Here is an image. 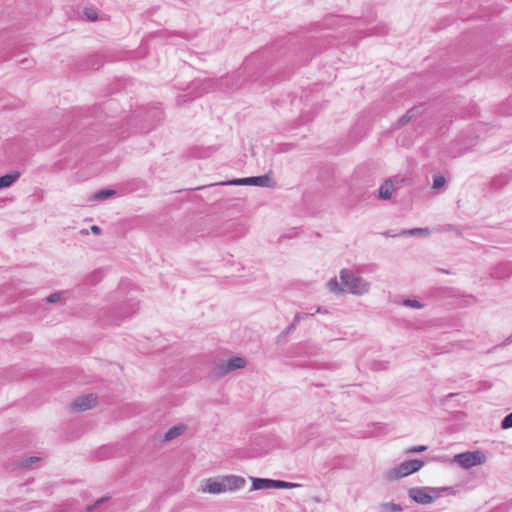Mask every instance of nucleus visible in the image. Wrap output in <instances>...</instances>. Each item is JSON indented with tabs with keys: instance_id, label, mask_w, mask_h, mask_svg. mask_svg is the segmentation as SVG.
I'll return each mask as SVG.
<instances>
[{
	"instance_id": "obj_17",
	"label": "nucleus",
	"mask_w": 512,
	"mask_h": 512,
	"mask_svg": "<svg viewBox=\"0 0 512 512\" xmlns=\"http://www.w3.org/2000/svg\"><path fill=\"white\" fill-rule=\"evenodd\" d=\"M272 179L266 175L248 177V185L259 187H270Z\"/></svg>"
},
{
	"instance_id": "obj_29",
	"label": "nucleus",
	"mask_w": 512,
	"mask_h": 512,
	"mask_svg": "<svg viewBox=\"0 0 512 512\" xmlns=\"http://www.w3.org/2000/svg\"><path fill=\"white\" fill-rule=\"evenodd\" d=\"M501 428L505 430L512 428V412L503 418L501 421Z\"/></svg>"
},
{
	"instance_id": "obj_30",
	"label": "nucleus",
	"mask_w": 512,
	"mask_h": 512,
	"mask_svg": "<svg viewBox=\"0 0 512 512\" xmlns=\"http://www.w3.org/2000/svg\"><path fill=\"white\" fill-rule=\"evenodd\" d=\"M299 235V228L297 227H293L290 229V232L288 234H284L282 235L279 240L280 241H283L284 239L288 238V239H292V238H295V237H298Z\"/></svg>"
},
{
	"instance_id": "obj_25",
	"label": "nucleus",
	"mask_w": 512,
	"mask_h": 512,
	"mask_svg": "<svg viewBox=\"0 0 512 512\" xmlns=\"http://www.w3.org/2000/svg\"><path fill=\"white\" fill-rule=\"evenodd\" d=\"M328 287H329L330 291L335 292V293L345 291L344 286L340 287V284L336 278H333L328 282Z\"/></svg>"
},
{
	"instance_id": "obj_41",
	"label": "nucleus",
	"mask_w": 512,
	"mask_h": 512,
	"mask_svg": "<svg viewBox=\"0 0 512 512\" xmlns=\"http://www.w3.org/2000/svg\"><path fill=\"white\" fill-rule=\"evenodd\" d=\"M23 65H25V67H29L30 64H31V61H29L28 59H25L21 62Z\"/></svg>"
},
{
	"instance_id": "obj_26",
	"label": "nucleus",
	"mask_w": 512,
	"mask_h": 512,
	"mask_svg": "<svg viewBox=\"0 0 512 512\" xmlns=\"http://www.w3.org/2000/svg\"><path fill=\"white\" fill-rule=\"evenodd\" d=\"M84 15L90 21H96L98 19L97 11L94 8H85Z\"/></svg>"
},
{
	"instance_id": "obj_3",
	"label": "nucleus",
	"mask_w": 512,
	"mask_h": 512,
	"mask_svg": "<svg viewBox=\"0 0 512 512\" xmlns=\"http://www.w3.org/2000/svg\"><path fill=\"white\" fill-rule=\"evenodd\" d=\"M300 486L301 484L286 482L282 480H273L268 478H252V490L293 489Z\"/></svg>"
},
{
	"instance_id": "obj_40",
	"label": "nucleus",
	"mask_w": 512,
	"mask_h": 512,
	"mask_svg": "<svg viewBox=\"0 0 512 512\" xmlns=\"http://www.w3.org/2000/svg\"><path fill=\"white\" fill-rule=\"evenodd\" d=\"M90 227H91L92 233H94L95 235H99L101 233L100 226H90Z\"/></svg>"
},
{
	"instance_id": "obj_44",
	"label": "nucleus",
	"mask_w": 512,
	"mask_h": 512,
	"mask_svg": "<svg viewBox=\"0 0 512 512\" xmlns=\"http://www.w3.org/2000/svg\"><path fill=\"white\" fill-rule=\"evenodd\" d=\"M316 313H322V309L319 307V308L316 310Z\"/></svg>"
},
{
	"instance_id": "obj_6",
	"label": "nucleus",
	"mask_w": 512,
	"mask_h": 512,
	"mask_svg": "<svg viewBox=\"0 0 512 512\" xmlns=\"http://www.w3.org/2000/svg\"><path fill=\"white\" fill-rule=\"evenodd\" d=\"M247 361L243 357H233L225 362L219 363L216 367L217 373L220 376H224L234 370L245 368Z\"/></svg>"
},
{
	"instance_id": "obj_10",
	"label": "nucleus",
	"mask_w": 512,
	"mask_h": 512,
	"mask_svg": "<svg viewBox=\"0 0 512 512\" xmlns=\"http://www.w3.org/2000/svg\"><path fill=\"white\" fill-rule=\"evenodd\" d=\"M512 275V262H502L496 265L492 271L491 276L496 279H505Z\"/></svg>"
},
{
	"instance_id": "obj_21",
	"label": "nucleus",
	"mask_w": 512,
	"mask_h": 512,
	"mask_svg": "<svg viewBox=\"0 0 512 512\" xmlns=\"http://www.w3.org/2000/svg\"><path fill=\"white\" fill-rule=\"evenodd\" d=\"M103 276L104 273L102 270H95L85 278V283L87 285H95L103 278Z\"/></svg>"
},
{
	"instance_id": "obj_4",
	"label": "nucleus",
	"mask_w": 512,
	"mask_h": 512,
	"mask_svg": "<svg viewBox=\"0 0 512 512\" xmlns=\"http://www.w3.org/2000/svg\"><path fill=\"white\" fill-rule=\"evenodd\" d=\"M453 461L458 463L461 467L468 469L482 464L485 461V455L479 450L464 452L455 455Z\"/></svg>"
},
{
	"instance_id": "obj_2",
	"label": "nucleus",
	"mask_w": 512,
	"mask_h": 512,
	"mask_svg": "<svg viewBox=\"0 0 512 512\" xmlns=\"http://www.w3.org/2000/svg\"><path fill=\"white\" fill-rule=\"evenodd\" d=\"M424 461L412 459L402 462L397 467L386 472L385 478L389 481L406 477L412 473L419 471L424 466Z\"/></svg>"
},
{
	"instance_id": "obj_5",
	"label": "nucleus",
	"mask_w": 512,
	"mask_h": 512,
	"mask_svg": "<svg viewBox=\"0 0 512 512\" xmlns=\"http://www.w3.org/2000/svg\"><path fill=\"white\" fill-rule=\"evenodd\" d=\"M408 496L421 505L431 504L435 500V496H432L429 491V486L411 487L408 489Z\"/></svg>"
},
{
	"instance_id": "obj_36",
	"label": "nucleus",
	"mask_w": 512,
	"mask_h": 512,
	"mask_svg": "<svg viewBox=\"0 0 512 512\" xmlns=\"http://www.w3.org/2000/svg\"><path fill=\"white\" fill-rule=\"evenodd\" d=\"M428 449L427 446L425 445H419V446H413L411 448H409L406 453H420V452H424Z\"/></svg>"
},
{
	"instance_id": "obj_14",
	"label": "nucleus",
	"mask_w": 512,
	"mask_h": 512,
	"mask_svg": "<svg viewBox=\"0 0 512 512\" xmlns=\"http://www.w3.org/2000/svg\"><path fill=\"white\" fill-rule=\"evenodd\" d=\"M512 179V176L509 173H503L495 176L491 183L490 187L494 191H499L504 188Z\"/></svg>"
},
{
	"instance_id": "obj_23",
	"label": "nucleus",
	"mask_w": 512,
	"mask_h": 512,
	"mask_svg": "<svg viewBox=\"0 0 512 512\" xmlns=\"http://www.w3.org/2000/svg\"><path fill=\"white\" fill-rule=\"evenodd\" d=\"M380 509L382 511H391V512H401L402 507L400 504L394 503V502H385L380 504Z\"/></svg>"
},
{
	"instance_id": "obj_45",
	"label": "nucleus",
	"mask_w": 512,
	"mask_h": 512,
	"mask_svg": "<svg viewBox=\"0 0 512 512\" xmlns=\"http://www.w3.org/2000/svg\"><path fill=\"white\" fill-rule=\"evenodd\" d=\"M508 341L512 342V334L508 337Z\"/></svg>"
},
{
	"instance_id": "obj_24",
	"label": "nucleus",
	"mask_w": 512,
	"mask_h": 512,
	"mask_svg": "<svg viewBox=\"0 0 512 512\" xmlns=\"http://www.w3.org/2000/svg\"><path fill=\"white\" fill-rule=\"evenodd\" d=\"M445 184H446V178L443 175L437 174V175L433 176V184H432L433 189H435V190L440 189Z\"/></svg>"
},
{
	"instance_id": "obj_28",
	"label": "nucleus",
	"mask_w": 512,
	"mask_h": 512,
	"mask_svg": "<svg viewBox=\"0 0 512 512\" xmlns=\"http://www.w3.org/2000/svg\"><path fill=\"white\" fill-rule=\"evenodd\" d=\"M258 60V56L257 55H252L251 57H249L245 62H244V65H243V70L244 71H248L250 70L254 64L257 62Z\"/></svg>"
},
{
	"instance_id": "obj_31",
	"label": "nucleus",
	"mask_w": 512,
	"mask_h": 512,
	"mask_svg": "<svg viewBox=\"0 0 512 512\" xmlns=\"http://www.w3.org/2000/svg\"><path fill=\"white\" fill-rule=\"evenodd\" d=\"M403 304L407 307H411V308H422L423 307V304L420 303L418 300H415V299H406L403 301Z\"/></svg>"
},
{
	"instance_id": "obj_16",
	"label": "nucleus",
	"mask_w": 512,
	"mask_h": 512,
	"mask_svg": "<svg viewBox=\"0 0 512 512\" xmlns=\"http://www.w3.org/2000/svg\"><path fill=\"white\" fill-rule=\"evenodd\" d=\"M186 428L187 427L185 424H178V425L171 427L164 434L163 441H171V440L181 436L185 432Z\"/></svg>"
},
{
	"instance_id": "obj_43",
	"label": "nucleus",
	"mask_w": 512,
	"mask_h": 512,
	"mask_svg": "<svg viewBox=\"0 0 512 512\" xmlns=\"http://www.w3.org/2000/svg\"><path fill=\"white\" fill-rule=\"evenodd\" d=\"M154 114L160 116L161 112L156 110V111H154Z\"/></svg>"
},
{
	"instance_id": "obj_42",
	"label": "nucleus",
	"mask_w": 512,
	"mask_h": 512,
	"mask_svg": "<svg viewBox=\"0 0 512 512\" xmlns=\"http://www.w3.org/2000/svg\"><path fill=\"white\" fill-rule=\"evenodd\" d=\"M80 234H81V235H88V234H89V231H88V229L84 228V229H81V230H80Z\"/></svg>"
},
{
	"instance_id": "obj_22",
	"label": "nucleus",
	"mask_w": 512,
	"mask_h": 512,
	"mask_svg": "<svg viewBox=\"0 0 512 512\" xmlns=\"http://www.w3.org/2000/svg\"><path fill=\"white\" fill-rule=\"evenodd\" d=\"M114 194H116V191L113 189H102L94 193L93 199L99 201L106 200Z\"/></svg>"
},
{
	"instance_id": "obj_9",
	"label": "nucleus",
	"mask_w": 512,
	"mask_h": 512,
	"mask_svg": "<svg viewBox=\"0 0 512 512\" xmlns=\"http://www.w3.org/2000/svg\"><path fill=\"white\" fill-rule=\"evenodd\" d=\"M221 479L225 492L239 490L245 485V479L241 476L229 475L221 477Z\"/></svg>"
},
{
	"instance_id": "obj_32",
	"label": "nucleus",
	"mask_w": 512,
	"mask_h": 512,
	"mask_svg": "<svg viewBox=\"0 0 512 512\" xmlns=\"http://www.w3.org/2000/svg\"><path fill=\"white\" fill-rule=\"evenodd\" d=\"M500 109L503 114L512 115V97Z\"/></svg>"
},
{
	"instance_id": "obj_37",
	"label": "nucleus",
	"mask_w": 512,
	"mask_h": 512,
	"mask_svg": "<svg viewBox=\"0 0 512 512\" xmlns=\"http://www.w3.org/2000/svg\"><path fill=\"white\" fill-rule=\"evenodd\" d=\"M314 314H308V313H296L293 319L294 323H298L300 320L308 318L309 316H313Z\"/></svg>"
},
{
	"instance_id": "obj_35",
	"label": "nucleus",
	"mask_w": 512,
	"mask_h": 512,
	"mask_svg": "<svg viewBox=\"0 0 512 512\" xmlns=\"http://www.w3.org/2000/svg\"><path fill=\"white\" fill-rule=\"evenodd\" d=\"M296 325H297V324H296V323H294V322L292 321V323H291L289 326H287V327H286V328L281 332V334L278 336V338L285 337V336L289 335L290 333H292V332L296 329Z\"/></svg>"
},
{
	"instance_id": "obj_39",
	"label": "nucleus",
	"mask_w": 512,
	"mask_h": 512,
	"mask_svg": "<svg viewBox=\"0 0 512 512\" xmlns=\"http://www.w3.org/2000/svg\"><path fill=\"white\" fill-rule=\"evenodd\" d=\"M386 33H387V28L385 26L377 27L373 31V34H376V35H384Z\"/></svg>"
},
{
	"instance_id": "obj_27",
	"label": "nucleus",
	"mask_w": 512,
	"mask_h": 512,
	"mask_svg": "<svg viewBox=\"0 0 512 512\" xmlns=\"http://www.w3.org/2000/svg\"><path fill=\"white\" fill-rule=\"evenodd\" d=\"M38 461H39V457L32 456V457H28V458H23L21 460L20 465L24 468H28V467H31L34 463H36Z\"/></svg>"
},
{
	"instance_id": "obj_8",
	"label": "nucleus",
	"mask_w": 512,
	"mask_h": 512,
	"mask_svg": "<svg viewBox=\"0 0 512 512\" xmlns=\"http://www.w3.org/2000/svg\"><path fill=\"white\" fill-rule=\"evenodd\" d=\"M97 405V396L93 393L80 396L72 403V408L78 411H86Z\"/></svg>"
},
{
	"instance_id": "obj_1",
	"label": "nucleus",
	"mask_w": 512,
	"mask_h": 512,
	"mask_svg": "<svg viewBox=\"0 0 512 512\" xmlns=\"http://www.w3.org/2000/svg\"><path fill=\"white\" fill-rule=\"evenodd\" d=\"M341 285L344 286L345 291L352 294H364L369 290V283L366 282L361 276L355 274L348 269L340 271Z\"/></svg>"
},
{
	"instance_id": "obj_33",
	"label": "nucleus",
	"mask_w": 512,
	"mask_h": 512,
	"mask_svg": "<svg viewBox=\"0 0 512 512\" xmlns=\"http://www.w3.org/2000/svg\"><path fill=\"white\" fill-rule=\"evenodd\" d=\"M62 292H54L46 298L47 303H56L62 298Z\"/></svg>"
},
{
	"instance_id": "obj_11",
	"label": "nucleus",
	"mask_w": 512,
	"mask_h": 512,
	"mask_svg": "<svg viewBox=\"0 0 512 512\" xmlns=\"http://www.w3.org/2000/svg\"><path fill=\"white\" fill-rule=\"evenodd\" d=\"M137 309L138 303H129L125 306V308H123V310H121V312H115V319L107 320L106 323L111 325H118L120 320L129 317L131 314L136 312Z\"/></svg>"
},
{
	"instance_id": "obj_13",
	"label": "nucleus",
	"mask_w": 512,
	"mask_h": 512,
	"mask_svg": "<svg viewBox=\"0 0 512 512\" xmlns=\"http://www.w3.org/2000/svg\"><path fill=\"white\" fill-rule=\"evenodd\" d=\"M218 185L219 186H242V185H248V177H246V178H236V179H232V180H228V181H223V182H219V183H212V184H209V185H203V186L196 187L193 190L194 191H198V190H203V189H206V188H209V187L218 186Z\"/></svg>"
},
{
	"instance_id": "obj_38",
	"label": "nucleus",
	"mask_w": 512,
	"mask_h": 512,
	"mask_svg": "<svg viewBox=\"0 0 512 512\" xmlns=\"http://www.w3.org/2000/svg\"><path fill=\"white\" fill-rule=\"evenodd\" d=\"M107 500H108V497H102V498L98 499L93 505L88 506L86 508V510L91 511L92 509H94L95 507L99 506L100 504L104 503Z\"/></svg>"
},
{
	"instance_id": "obj_15",
	"label": "nucleus",
	"mask_w": 512,
	"mask_h": 512,
	"mask_svg": "<svg viewBox=\"0 0 512 512\" xmlns=\"http://www.w3.org/2000/svg\"><path fill=\"white\" fill-rule=\"evenodd\" d=\"M204 491L211 494H219L225 492L222 479H208Z\"/></svg>"
},
{
	"instance_id": "obj_19",
	"label": "nucleus",
	"mask_w": 512,
	"mask_h": 512,
	"mask_svg": "<svg viewBox=\"0 0 512 512\" xmlns=\"http://www.w3.org/2000/svg\"><path fill=\"white\" fill-rule=\"evenodd\" d=\"M20 177L19 172L8 173L0 177V189L10 187Z\"/></svg>"
},
{
	"instance_id": "obj_34",
	"label": "nucleus",
	"mask_w": 512,
	"mask_h": 512,
	"mask_svg": "<svg viewBox=\"0 0 512 512\" xmlns=\"http://www.w3.org/2000/svg\"><path fill=\"white\" fill-rule=\"evenodd\" d=\"M201 85L203 86L202 91L200 93H198L197 96H200L203 93H206V92L210 91L212 89V86H213V81L210 80V79L204 80L203 82H201Z\"/></svg>"
},
{
	"instance_id": "obj_12",
	"label": "nucleus",
	"mask_w": 512,
	"mask_h": 512,
	"mask_svg": "<svg viewBox=\"0 0 512 512\" xmlns=\"http://www.w3.org/2000/svg\"><path fill=\"white\" fill-rule=\"evenodd\" d=\"M430 233L427 228H413L408 230H401L397 233L383 232L381 235L385 237H397V236H417L423 237Z\"/></svg>"
},
{
	"instance_id": "obj_7",
	"label": "nucleus",
	"mask_w": 512,
	"mask_h": 512,
	"mask_svg": "<svg viewBox=\"0 0 512 512\" xmlns=\"http://www.w3.org/2000/svg\"><path fill=\"white\" fill-rule=\"evenodd\" d=\"M402 181V179L399 180L397 177L385 180L378 189V198L381 200L390 199L393 192Z\"/></svg>"
},
{
	"instance_id": "obj_18",
	"label": "nucleus",
	"mask_w": 512,
	"mask_h": 512,
	"mask_svg": "<svg viewBox=\"0 0 512 512\" xmlns=\"http://www.w3.org/2000/svg\"><path fill=\"white\" fill-rule=\"evenodd\" d=\"M421 107H413L409 109L402 117H400L397 121V128H400L407 124L411 119H413L419 112Z\"/></svg>"
},
{
	"instance_id": "obj_20",
	"label": "nucleus",
	"mask_w": 512,
	"mask_h": 512,
	"mask_svg": "<svg viewBox=\"0 0 512 512\" xmlns=\"http://www.w3.org/2000/svg\"><path fill=\"white\" fill-rule=\"evenodd\" d=\"M429 491L432 496H435V499L442 496L443 493H445V492H449L452 494L456 493L452 486H444V487H430L429 486Z\"/></svg>"
}]
</instances>
